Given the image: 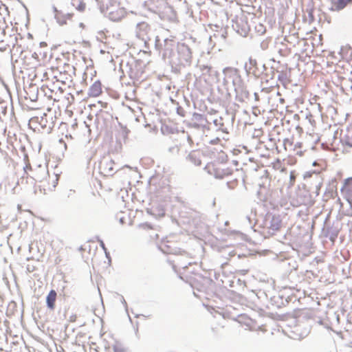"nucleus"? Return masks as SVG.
Instances as JSON below:
<instances>
[{"mask_svg": "<svg viewBox=\"0 0 352 352\" xmlns=\"http://www.w3.org/2000/svg\"><path fill=\"white\" fill-rule=\"evenodd\" d=\"M159 51L162 59L170 65L171 71L175 74H179L182 67L190 65L192 63V50L186 43L164 38L162 48Z\"/></svg>", "mask_w": 352, "mask_h": 352, "instance_id": "obj_1", "label": "nucleus"}, {"mask_svg": "<svg viewBox=\"0 0 352 352\" xmlns=\"http://www.w3.org/2000/svg\"><path fill=\"white\" fill-rule=\"evenodd\" d=\"M136 36L138 38L142 40L146 48L149 49L150 45H154L157 50H161L162 48L163 41L156 35L155 30L146 22H140L136 25Z\"/></svg>", "mask_w": 352, "mask_h": 352, "instance_id": "obj_2", "label": "nucleus"}, {"mask_svg": "<svg viewBox=\"0 0 352 352\" xmlns=\"http://www.w3.org/2000/svg\"><path fill=\"white\" fill-rule=\"evenodd\" d=\"M263 224L268 229V234L273 235L282 227L283 219L280 214L267 212L264 217Z\"/></svg>", "mask_w": 352, "mask_h": 352, "instance_id": "obj_3", "label": "nucleus"}, {"mask_svg": "<svg viewBox=\"0 0 352 352\" xmlns=\"http://www.w3.org/2000/svg\"><path fill=\"white\" fill-rule=\"evenodd\" d=\"M340 230L339 223L337 221L336 223H333L331 226L326 224L322 228V233L325 237L329 238L333 243L338 238Z\"/></svg>", "mask_w": 352, "mask_h": 352, "instance_id": "obj_4", "label": "nucleus"}, {"mask_svg": "<svg viewBox=\"0 0 352 352\" xmlns=\"http://www.w3.org/2000/svg\"><path fill=\"white\" fill-rule=\"evenodd\" d=\"M293 298H294V300H296L295 296H285L284 294H279L276 296H273L271 297L270 302L272 305L280 309L287 305Z\"/></svg>", "mask_w": 352, "mask_h": 352, "instance_id": "obj_5", "label": "nucleus"}, {"mask_svg": "<svg viewBox=\"0 0 352 352\" xmlns=\"http://www.w3.org/2000/svg\"><path fill=\"white\" fill-rule=\"evenodd\" d=\"M114 162L109 158H104L99 164L100 173L104 176H112L116 171L113 168Z\"/></svg>", "mask_w": 352, "mask_h": 352, "instance_id": "obj_6", "label": "nucleus"}, {"mask_svg": "<svg viewBox=\"0 0 352 352\" xmlns=\"http://www.w3.org/2000/svg\"><path fill=\"white\" fill-rule=\"evenodd\" d=\"M307 178H312L314 182L313 184L314 185V190L311 191L312 193H315L316 196L319 195L320 189L322 184V179L318 173L315 171L314 172H306L304 174V179Z\"/></svg>", "mask_w": 352, "mask_h": 352, "instance_id": "obj_7", "label": "nucleus"}, {"mask_svg": "<svg viewBox=\"0 0 352 352\" xmlns=\"http://www.w3.org/2000/svg\"><path fill=\"white\" fill-rule=\"evenodd\" d=\"M340 190L342 192H346V200L352 208V177L344 179Z\"/></svg>", "mask_w": 352, "mask_h": 352, "instance_id": "obj_8", "label": "nucleus"}, {"mask_svg": "<svg viewBox=\"0 0 352 352\" xmlns=\"http://www.w3.org/2000/svg\"><path fill=\"white\" fill-rule=\"evenodd\" d=\"M234 92L236 94L235 98L239 102H243L245 99H247L250 96V93L248 91L246 86L245 85V83L241 85L237 88H234Z\"/></svg>", "mask_w": 352, "mask_h": 352, "instance_id": "obj_9", "label": "nucleus"}, {"mask_svg": "<svg viewBox=\"0 0 352 352\" xmlns=\"http://www.w3.org/2000/svg\"><path fill=\"white\" fill-rule=\"evenodd\" d=\"M168 241L162 242V243L159 245V249L164 253L166 254H181L182 251L179 248L176 247H173L170 245H168Z\"/></svg>", "mask_w": 352, "mask_h": 352, "instance_id": "obj_10", "label": "nucleus"}, {"mask_svg": "<svg viewBox=\"0 0 352 352\" xmlns=\"http://www.w3.org/2000/svg\"><path fill=\"white\" fill-rule=\"evenodd\" d=\"M102 93V84L98 80L95 81L89 89L87 95L91 97H97Z\"/></svg>", "mask_w": 352, "mask_h": 352, "instance_id": "obj_11", "label": "nucleus"}, {"mask_svg": "<svg viewBox=\"0 0 352 352\" xmlns=\"http://www.w3.org/2000/svg\"><path fill=\"white\" fill-rule=\"evenodd\" d=\"M223 74L226 76L228 80L233 81V79H236L240 76L239 70L236 68L227 67L223 69Z\"/></svg>", "mask_w": 352, "mask_h": 352, "instance_id": "obj_12", "label": "nucleus"}, {"mask_svg": "<svg viewBox=\"0 0 352 352\" xmlns=\"http://www.w3.org/2000/svg\"><path fill=\"white\" fill-rule=\"evenodd\" d=\"M57 294L54 289H51L46 296V306L50 310H54L55 308V302L56 300Z\"/></svg>", "mask_w": 352, "mask_h": 352, "instance_id": "obj_13", "label": "nucleus"}, {"mask_svg": "<svg viewBox=\"0 0 352 352\" xmlns=\"http://www.w3.org/2000/svg\"><path fill=\"white\" fill-rule=\"evenodd\" d=\"M351 2L352 0H331L333 6L330 10L332 11H340L344 9L348 3Z\"/></svg>", "mask_w": 352, "mask_h": 352, "instance_id": "obj_14", "label": "nucleus"}, {"mask_svg": "<svg viewBox=\"0 0 352 352\" xmlns=\"http://www.w3.org/2000/svg\"><path fill=\"white\" fill-rule=\"evenodd\" d=\"M186 160L190 162L192 164L195 166H200L201 164V160L200 159V156L199 153L196 151H191L188 156L186 157Z\"/></svg>", "mask_w": 352, "mask_h": 352, "instance_id": "obj_15", "label": "nucleus"}, {"mask_svg": "<svg viewBox=\"0 0 352 352\" xmlns=\"http://www.w3.org/2000/svg\"><path fill=\"white\" fill-rule=\"evenodd\" d=\"M73 16L72 14L67 13L64 14L62 12L60 13H56L54 14V18L56 20V22L60 25H63L66 23L67 19H69Z\"/></svg>", "mask_w": 352, "mask_h": 352, "instance_id": "obj_16", "label": "nucleus"}, {"mask_svg": "<svg viewBox=\"0 0 352 352\" xmlns=\"http://www.w3.org/2000/svg\"><path fill=\"white\" fill-rule=\"evenodd\" d=\"M227 31L225 29H221V31L214 33L212 36H210V40H212V38L213 37L216 40H217L219 42H224L226 41V38L227 37Z\"/></svg>", "mask_w": 352, "mask_h": 352, "instance_id": "obj_17", "label": "nucleus"}, {"mask_svg": "<svg viewBox=\"0 0 352 352\" xmlns=\"http://www.w3.org/2000/svg\"><path fill=\"white\" fill-rule=\"evenodd\" d=\"M192 121H195L199 123H205L206 125L208 123V120L205 115L196 112L193 113L192 114Z\"/></svg>", "mask_w": 352, "mask_h": 352, "instance_id": "obj_18", "label": "nucleus"}, {"mask_svg": "<svg viewBox=\"0 0 352 352\" xmlns=\"http://www.w3.org/2000/svg\"><path fill=\"white\" fill-rule=\"evenodd\" d=\"M38 170L41 172V174L35 175V178H34L36 181L41 182L43 179H45L48 173V171L45 167H42L41 165L38 166Z\"/></svg>", "mask_w": 352, "mask_h": 352, "instance_id": "obj_19", "label": "nucleus"}, {"mask_svg": "<svg viewBox=\"0 0 352 352\" xmlns=\"http://www.w3.org/2000/svg\"><path fill=\"white\" fill-rule=\"evenodd\" d=\"M214 126L217 127V131H221L223 133H228L227 129L224 127V124L222 122V118L215 119L213 121Z\"/></svg>", "mask_w": 352, "mask_h": 352, "instance_id": "obj_20", "label": "nucleus"}, {"mask_svg": "<svg viewBox=\"0 0 352 352\" xmlns=\"http://www.w3.org/2000/svg\"><path fill=\"white\" fill-rule=\"evenodd\" d=\"M189 128L195 129L197 130H202L204 131L205 129H206V126L205 123H199L195 121H192L188 125Z\"/></svg>", "mask_w": 352, "mask_h": 352, "instance_id": "obj_21", "label": "nucleus"}, {"mask_svg": "<svg viewBox=\"0 0 352 352\" xmlns=\"http://www.w3.org/2000/svg\"><path fill=\"white\" fill-rule=\"evenodd\" d=\"M342 142L344 144L352 148V131H349L348 134L342 139Z\"/></svg>", "mask_w": 352, "mask_h": 352, "instance_id": "obj_22", "label": "nucleus"}, {"mask_svg": "<svg viewBox=\"0 0 352 352\" xmlns=\"http://www.w3.org/2000/svg\"><path fill=\"white\" fill-rule=\"evenodd\" d=\"M97 241L99 243L100 248L103 250V251L105 254L106 258H108L109 261H111L110 253L107 250V248H106L104 241L101 239H100L99 236H97Z\"/></svg>", "mask_w": 352, "mask_h": 352, "instance_id": "obj_23", "label": "nucleus"}, {"mask_svg": "<svg viewBox=\"0 0 352 352\" xmlns=\"http://www.w3.org/2000/svg\"><path fill=\"white\" fill-rule=\"evenodd\" d=\"M249 63H250V67L248 68V64L245 63V66H244V68L247 72V74H250L251 72V69H252V67H256L257 68V61L256 59H253L252 58H249Z\"/></svg>", "mask_w": 352, "mask_h": 352, "instance_id": "obj_24", "label": "nucleus"}, {"mask_svg": "<svg viewBox=\"0 0 352 352\" xmlns=\"http://www.w3.org/2000/svg\"><path fill=\"white\" fill-rule=\"evenodd\" d=\"M146 212L147 213L150 214H152V215H154V216H160V217H162L165 214V212H164V210L162 209V208H160L158 210V213L156 214L154 211V209L152 208H147L146 209Z\"/></svg>", "mask_w": 352, "mask_h": 352, "instance_id": "obj_25", "label": "nucleus"}, {"mask_svg": "<svg viewBox=\"0 0 352 352\" xmlns=\"http://www.w3.org/2000/svg\"><path fill=\"white\" fill-rule=\"evenodd\" d=\"M232 85L234 87V88H237L239 87V86H241V85H243L244 83L241 75L237 77L236 79H233V81L232 82Z\"/></svg>", "mask_w": 352, "mask_h": 352, "instance_id": "obj_26", "label": "nucleus"}, {"mask_svg": "<svg viewBox=\"0 0 352 352\" xmlns=\"http://www.w3.org/2000/svg\"><path fill=\"white\" fill-rule=\"evenodd\" d=\"M218 160L221 163H226L228 161V155L221 151L219 155Z\"/></svg>", "mask_w": 352, "mask_h": 352, "instance_id": "obj_27", "label": "nucleus"}, {"mask_svg": "<svg viewBox=\"0 0 352 352\" xmlns=\"http://www.w3.org/2000/svg\"><path fill=\"white\" fill-rule=\"evenodd\" d=\"M29 89H32L31 91H36V94L38 93V87H36L35 85H30V87H29ZM30 98L32 101H35L37 100V94L36 95L35 98H34L32 96H30Z\"/></svg>", "mask_w": 352, "mask_h": 352, "instance_id": "obj_28", "label": "nucleus"}, {"mask_svg": "<svg viewBox=\"0 0 352 352\" xmlns=\"http://www.w3.org/2000/svg\"><path fill=\"white\" fill-rule=\"evenodd\" d=\"M122 128V136L124 139L127 138L129 133H130V130L127 129L126 126H121Z\"/></svg>", "mask_w": 352, "mask_h": 352, "instance_id": "obj_29", "label": "nucleus"}, {"mask_svg": "<svg viewBox=\"0 0 352 352\" xmlns=\"http://www.w3.org/2000/svg\"><path fill=\"white\" fill-rule=\"evenodd\" d=\"M114 352H125V349L120 344H116L113 347Z\"/></svg>", "mask_w": 352, "mask_h": 352, "instance_id": "obj_30", "label": "nucleus"}, {"mask_svg": "<svg viewBox=\"0 0 352 352\" xmlns=\"http://www.w3.org/2000/svg\"><path fill=\"white\" fill-rule=\"evenodd\" d=\"M307 12L308 14L309 23H313L315 21V17H314V10H307Z\"/></svg>", "mask_w": 352, "mask_h": 352, "instance_id": "obj_31", "label": "nucleus"}, {"mask_svg": "<svg viewBox=\"0 0 352 352\" xmlns=\"http://www.w3.org/2000/svg\"><path fill=\"white\" fill-rule=\"evenodd\" d=\"M237 183H238L237 180H233V181L228 182L226 183V185L228 188L232 190V189L235 188V187L237 185Z\"/></svg>", "mask_w": 352, "mask_h": 352, "instance_id": "obj_32", "label": "nucleus"}, {"mask_svg": "<svg viewBox=\"0 0 352 352\" xmlns=\"http://www.w3.org/2000/svg\"><path fill=\"white\" fill-rule=\"evenodd\" d=\"M295 180H296V175H295L293 171H292L289 175V187L292 186L294 185Z\"/></svg>", "mask_w": 352, "mask_h": 352, "instance_id": "obj_33", "label": "nucleus"}, {"mask_svg": "<svg viewBox=\"0 0 352 352\" xmlns=\"http://www.w3.org/2000/svg\"><path fill=\"white\" fill-rule=\"evenodd\" d=\"M255 28L257 32L260 33L261 34L265 33V28L262 24H258L256 26Z\"/></svg>", "mask_w": 352, "mask_h": 352, "instance_id": "obj_34", "label": "nucleus"}, {"mask_svg": "<svg viewBox=\"0 0 352 352\" xmlns=\"http://www.w3.org/2000/svg\"><path fill=\"white\" fill-rule=\"evenodd\" d=\"M176 111H177V113L179 116H181L182 117H184L185 116V111L184 109L180 107V106H178L176 109Z\"/></svg>", "mask_w": 352, "mask_h": 352, "instance_id": "obj_35", "label": "nucleus"}, {"mask_svg": "<svg viewBox=\"0 0 352 352\" xmlns=\"http://www.w3.org/2000/svg\"><path fill=\"white\" fill-rule=\"evenodd\" d=\"M86 4L83 1H80L77 7V10L80 12H83L85 9Z\"/></svg>", "mask_w": 352, "mask_h": 352, "instance_id": "obj_36", "label": "nucleus"}, {"mask_svg": "<svg viewBox=\"0 0 352 352\" xmlns=\"http://www.w3.org/2000/svg\"><path fill=\"white\" fill-rule=\"evenodd\" d=\"M314 10V2L313 0H309V2L307 5L306 10Z\"/></svg>", "mask_w": 352, "mask_h": 352, "instance_id": "obj_37", "label": "nucleus"}, {"mask_svg": "<svg viewBox=\"0 0 352 352\" xmlns=\"http://www.w3.org/2000/svg\"><path fill=\"white\" fill-rule=\"evenodd\" d=\"M201 67V69L202 70V72L204 73V72H206V73H209L212 69L211 67L208 66V65H202Z\"/></svg>", "mask_w": 352, "mask_h": 352, "instance_id": "obj_38", "label": "nucleus"}, {"mask_svg": "<svg viewBox=\"0 0 352 352\" xmlns=\"http://www.w3.org/2000/svg\"><path fill=\"white\" fill-rule=\"evenodd\" d=\"M220 142H221L220 138H214V139L211 140L209 142V143H210V144L214 145V144H219Z\"/></svg>", "mask_w": 352, "mask_h": 352, "instance_id": "obj_39", "label": "nucleus"}, {"mask_svg": "<svg viewBox=\"0 0 352 352\" xmlns=\"http://www.w3.org/2000/svg\"><path fill=\"white\" fill-rule=\"evenodd\" d=\"M121 302L124 305L126 311H127L128 310V306H127L126 302V300H125V299L124 298L123 296H122Z\"/></svg>", "mask_w": 352, "mask_h": 352, "instance_id": "obj_40", "label": "nucleus"}, {"mask_svg": "<svg viewBox=\"0 0 352 352\" xmlns=\"http://www.w3.org/2000/svg\"><path fill=\"white\" fill-rule=\"evenodd\" d=\"M229 80H228V78H226V76H224L223 79V85H226L228 83Z\"/></svg>", "mask_w": 352, "mask_h": 352, "instance_id": "obj_41", "label": "nucleus"}, {"mask_svg": "<svg viewBox=\"0 0 352 352\" xmlns=\"http://www.w3.org/2000/svg\"><path fill=\"white\" fill-rule=\"evenodd\" d=\"M69 69H71L74 73V74H75V71H76V67H74V66H70L69 65H66Z\"/></svg>", "mask_w": 352, "mask_h": 352, "instance_id": "obj_42", "label": "nucleus"}, {"mask_svg": "<svg viewBox=\"0 0 352 352\" xmlns=\"http://www.w3.org/2000/svg\"><path fill=\"white\" fill-rule=\"evenodd\" d=\"M187 140L190 144H192L193 143V140H192V138L190 137V135H188Z\"/></svg>", "mask_w": 352, "mask_h": 352, "instance_id": "obj_43", "label": "nucleus"}, {"mask_svg": "<svg viewBox=\"0 0 352 352\" xmlns=\"http://www.w3.org/2000/svg\"><path fill=\"white\" fill-rule=\"evenodd\" d=\"M59 142H60V144H63L65 148H67V144L65 143V142L63 139H60L59 140Z\"/></svg>", "mask_w": 352, "mask_h": 352, "instance_id": "obj_44", "label": "nucleus"}, {"mask_svg": "<svg viewBox=\"0 0 352 352\" xmlns=\"http://www.w3.org/2000/svg\"><path fill=\"white\" fill-rule=\"evenodd\" d=\"M53 10H54V12L55 14L56 13H60L61 12V11L58 10L57 8L55 6H53Z\"/></svg>", "mask_w": 352, "mask_h": 352, "instance_id": "obj_45", "label": "nucleus"}, {"mask_svg": "<svg viewBox=\"0 0 352 352\" xmlns=\"http://www.w3.org/2000/svg\"><path fill=\"white\" fill-rule=\"evenodd\" d=\"M120 223L122 224H124L125 223L124 217L120 219Z\"/></svg>", "mask_w": 352, "mask_h": 352, "instance_id": "obj_46", "label": "nucleus"}, {"mask_svg": "<svg viewBox=\"0 0 352 352\" xmlns=\"http://www.w3.org/2000/svg\"><path fill=\"white\" fill-rule=\"evenodd\" d=\"M40 45L42 47V46H45L47 45L46 43L45 42H41L40 43Z\"/></svg>", "mask_w": 352, "mask_h": 352, "instance_id": "obj_47", "label": "nucleus"}, {"mask_svg": "<svg viewBox=\"0 0 352 352\" xmlns=\"http://www.w3.org/2000/svg\"><path fill=\"white\" fill-rule=\"evenodd\" d=\"M301 145H302V144H301V143L298 142V143L295 145V147H297V146L300 147V146H301Z\"/></svg>", "mask_w": 352, "mask_h": 352, "instance_id": "obj_48", "label": "nucleus"}, {"mask_svg": "<svg viewBox=\"0 0 352 352\" xmlns=\"http://www.w3.org/2000/svg\"><path fill=\"white\" fill-rule=\"evenodd\" d=\"M180 267L184 268V269L187 268V265H181Z\"/></svg>", "mask_w": 352, "mask_h": 352, "instance_id": "obj_49", "label": "nucleus"}, {"mask_svg": "<svg viewBox=\"0 0 352 352\" xmlns=\"http://www.w3.org/2000/svg\"><path fill=\"white\" fill-rule=\"evenodd\" d=\"M216 177H217V178H218V177L221 178V177H222V176H220V175H219V173H216Z\"/></svg>", "mask_w": 352, "mask_h": 352, "instance_id": "obj_50", "label": "nucleus"}, {"mask_svg": "<svg viewBox=\"0 0 352 352\" xmlns=\"http://www.w3.org/2000/svg\"><path fill=\"white\" fill-rule=\"evenodd\" d=\"M28 38H32V35L30 33L28 34Z\"/></svg>", "mask_w": 352, "mask_h": 352, "instance_id": "obj_51", "label": "nucleus"}, {"mask_svg": "<svg viewBox=\"0 0 352 352\" xmlns=\"http://www.w3.org/2000/svg\"><path fill=\"white\" fill-rule=\"evenodd\" d=\"M82 93V90H79L77 91V94L79 95L80 94Z\"/></svg>", "mask_w": 352, "mask_h": 352, "instance_id": "obj_52", "label": "nucleus"}, {"mask_svg": "<svg viewBox=\"0 0 352 352\" xmlns=\"http://www.w3.org/2000/svg\"><path fill=\"white\" fill-rule=\"evenodd\" d=\"M297 154L300 155H302V151H297L296 153Z\"/></svg>", "mask_w": 352, "mask_h": 352, "instance_id": "obj_53", "label": "nucleus"}, {"mask_svg": "<svg viewBox=\"0 0 352 352\" xmlns=\"http://www.w3.org/2000/svg\"><path fill=\"white\" fill-rule=\"evenodd\" d=\"M6 50V48H1V47H0V51L3 52Z\"/></svg>", "mask_w": 352, "mask_h": 352, "instance_id": "obj_54", "label": "nucleus"}, {"mask_svg": "<svg viewBox=\"0 0 352 352\" xmlns=\"http://www.w3.org/2000/svg\"><path fill=\"white\" fill-rule=\"evenodd\" d=\"M28 270L30 272L33 271V270H32V267H28Z\"/></svg>", "mask_w": 352, "mask_h": 352, "instance_id": "obj_55", "label": "nucleus"}, {"mask_svg": "<svg viewBox=\"0 0 352 352\" xmlns=\"http://www.w3.org/2000/svg\"><path fill=\"white\" fill-rule=\"evenodd\" d=\"M28 270L30 272L33 271V270H32V267H28Z\"/></svg>", "mask_w": 352, "mask_h": 352, "instance_id": "obj_56", "label": "nucleus"}, {"mask_svg": "<svg viewBox=\"0 0 352 352\" xmlns=\"http://www.w3.org/2000/svg\"><path fill=\"white\" fill-rule=\"evenodd\" d=\"M339 318H339V316H338V315H337V316H336V320H337V321H338V322H339Z\"/></svg>", "mask_w": 352, "mask_h": 352, "instance_id": "obj_57", "label": "nucleus"}, {"mask_svg": "<svg viewBox=\"0 0 352 352\" xmlns=\"http://www.w3.org/2000/svg\"><path fill=\"white\" fill-rule=\"evenodd\" d=\"M212 206H215V199L213 200L212 201Z\"/></svg>", "mask_w": 352, "mask_h": 352, "instance_id": "obj_58", "label": "nucleus"}, {"mask_svg": "<svg viewBox=\"0 0 352 352\" xmlns=\"http://www.w3.org/2000/svg\"><path fill=\"white\" fill-rule=\"evenodd\" d=\"M234 164L235 165H237V164H238V162H237V161H234Z\"/></svg>", "mask_w": 352, "mask_h": 352, "instance_id": "obj_59", "label": "nucleus"}, {"mask_svg": "<svg viewBox=\"0 0 352 352\" xmlns=\"http://www.w3.org/2000/svg\"><path fill=\"white\" fill-rule=\"evenodd\" d=\"M318 323H320V324H322V320H318Z\"/></svg>", "mask_w": 352, "mask_h": 352, "instance_id": "obj_60", "label": "nucleus"}, {"mask_svg": "<svg viewBox=\"0 0 352 352\" xmlns=\"http://www.w3.org/2000/svg\"><path fill=\"white\" fill-rule=\"evenodd\" d=\"M247 219H248V221H250V217H247Z\"/></svg>", "mask_w": 352, "mask_h": 352, "instance_id": "obj_61", "label": "nucleus"}, {"mask_svg": "<svg viewBox=\"0 0 352 352\" xmlns=\"http://www.w3.org/2000/svg\"><path fill=\"white\" fill-rule=\"evenodd\" d=\"M140 316V315L137 314V315L135 316V317H136V318H138Z\"/></svg>", "mask_w": 352, "mask_h": 352, "instance_id": "obj_62", "label": "nucleus"}, {"mask_svg": "<svg viewBox=\"0 0 352 352\" xmlns=\"http://www.w3.org/2000/svg\"><path fill=\"white\" fill-rule=\"evenodd\" d=\"M262 67H263L264 69L265 68V65L264 64L262 65Z\"/></svg>", "mask_w": 352, "mask_h": 352, "instance_id": "obj_63", "label": "nucleus"}, {"mask_svg": "<svg viewBox=\"0 0 352 352\" xmlns=\"http://www.w3.org/2000/svg\"><path fill=\"white\" fill-rule=\"evenodd\" d=\"M126 168H130V166L129 165H126L125 166Z\"/></svg>", "mask_w": 352, "mask_h": 352, "instance_id": "obj_64", "label": "nucleus"}]
</instances>
